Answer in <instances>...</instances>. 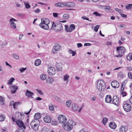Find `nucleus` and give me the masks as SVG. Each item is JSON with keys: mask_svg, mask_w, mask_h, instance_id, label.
Returning <instances> with one entry per match:
<instances>
[{"mask_svg": "<svg viewBox=\"0 0 132 132\" xmlns=\"http://www.w3.org/2000/svg\"><path fill=\"white\" fill-rule=\"evenodd\" d=\"M63 125L64 129L66 131H70L72 129L73 126L76 125V123L73 120H69Z\"/></svg>", "mask_w": 132, "mask_h": 132, "instance_id": "obj_1", "label": "nucleus"}, {"mask_svg": "<svg viewBox=\"0 0 132 132\" xmlns=\"http://www.w3.org/2000/svg\"><path fill=\"white\" fill-rule=\"evenodd\" d=\"M41 23L39 24V26L44 29L48 30L49 28L48 24L50 23L49 20L47 19L43 18L41 19Z\"/></svg>", "mask_w": 132, "mask_h": 132, "instance_id": "obj_2", "label": "nucleus"}, {"mask_svg": "<svg viewBox=\"0 0 132 132\" xmlns=\"http://www.w3.org/2000/svg\"><path fill=\"white\" fill-rule=\"evenodd\" d=\"M97 87L100 91H103L106 88L105 84L104 81L102 80H100L98 81Z\"/></svg>", "mask_w": 132, "mask_h": 132, "instance_id": "obj_3", "label": "nucleus"}, {"mask_svg": "<svg viewBox=\"0 0 132 132\" xmlns=\"http://www.w3.org/2000/svg\"><path fill=\"white\" fill-rule=\"evenodd\" d=\"M53 28L55 31H60L62 30L63 26L62 24L60 23H56L53 22L51 29Z\"/></svg>", "mask_w": 132, "mask_h": 132, "instance_id": "obj_4", "label": "nucleus"}, {"mask_svg": "<svg viewBox=\"0 0 132 132\" xmlns=\"http://www.w3.org/2000/svg\"><path fill=\"white\" fill-rule=\"evenodd\" d=\"M116 50L118 54L116 55L115 56L117 57H121L122 56L123 54L125 52V48L123 47H118L116 48Z\"/></svg>", "mask_w": 132, "mask_h": 132, "instance_id": "obj_5", "label": "nucleus"}, {"mask_svg": "<svg viewBox=\"0 0 132 132\" xmlns=\"http://www.w3.org/2000/svg\"><path fill=\"white\" fill-rule=\"evenodd\" d=\"M65 31L67 32H71L75 29V26L73 24H71L69 26L67 25L65 26Z\"/></svg>", "mask_w": 132, "mask_h": 132, "instance_id": "obj_6", "label": "nucleus"}, {"mask_svg": "<svg viewBox=\"0 0 132 132\" xmlns=\"http://www.w3.org/2000/svg\"><path fill=\"white\" fill-rule=\"evenodd\" d=\"M58 119L60 123H63V124L66 122V117L64 115H59L58 116Z\"/></svg>", "mask_w": 132, "mask_h": 132, "instance_id": "obj_7", "label": "nucleus"}, {"mask_svg": "<svg viewBox=\"0 0 132 132\" xmlns=\"http://www.w3.org/2000/svg\"><path fill=\"white\" fill-rule=\"evenodd\" d=\"M16 21V19L13 18L10 19L9 21L10 22V27L11 28L14 29H16V25L14 22Z\"/></svg>", "mask_w": 132, "mask_h": 132, "instance_id": "obj_8", "label": "nucleus"}, {"mask_svg": "<svg viewBox=\"0 0 132 132\" xmlns=\"http://www.w3.org/2000/svg\"><path fill=\"white\" fill-rule=\"evenodd\" d=\"M9 88L10 89L12 94L15 93L18 89V86L14 85H9Z\"/></svg>", "mask_w": 132, "mask_h": 132, "instance_id": "obj_9", "label": "nucleus"}, {"mask_svg": "<svg viewBox=\"0 0 132 132\" xmlns=\"http://www.w3.org/2000/svg\"><path fill=\"white\" fill-rule=\"evenodd\" d=\"M48 73L50 75H53L56 73L55 69L52 67H49L48 69Z\"/></svg>", "mask_w": 132, "mask_h": 132, "instance_id": "obj_10", "label": "nucleus"}, {"mask_svg": "<svg viewBox=\"0 0 132 132\" xmlns=\"http://www.w3.org/2000/svg\"><path fill=\"white\" fill-rule=\"evenodd\" d=\"M123 107L124 110L126 112L130 111L131 108V105L127 103L123 105Z\"/></svg>", "mask_w": 132, "mask_h": 132, "instance_id": "obj_11", "label": "nucleus"}, {"mask_svg": "<svg viewBox=\"0 0 132 132\" xmlns=\"http://www.w3.org/2000/svg\"><path fill=\"white\" fill-rule=\"evenodd\" d=\"M112 102L113 103L116 105L118 106L119 105V101L118 97L117 96H114L113 98Z\"/></svg>", "mask_w": 132, "mask_h": 132, "instance_id": "obj_12", "label": "nucleus"}, {"mask_svg": "<svg viewBox=\"0 0 132 132\" xmlns=\"http://www.w3.org/2000/svg\"><path fill=\"white\" fill-rule=\"evenodd\" d=\"M84 106V105H82L79 109V110L78 105H76L75 104H73L72 105V108L73 111H78V112H80Z\"/></svg>", "mask_w": 132, "mask_h": 132, "instance_id": "obj_13", "label": "nucleus"}, {"mask_svg": "<svg viewBox=\"0 0 132 132\" xmlns=\"http://www.w3.org/2000/svg\"><path fill=\"white\" fill-rule=\"evenodd\" d=\"M111 85L114 88H116L119 87V84L118 82L114 80L111 82Z\"/></svg>", "mask_w": 132, "mask_h": 132, "instance_id": "obj_14", "label": "nucleus"}, {"mask_svg": "<svg viewBox=\"0 0 132 132\" xmlns=\"http://www.w3.org/2000/svg\"><path fill=\"white\" fill-rule=\"evenodd\" d=\"M16 123L17 125L19 127H23V126H25L24 125L23 122L21 120H16Z\"/></svg>", "mask_w": 132, "mask_h": 132, "instance_id": "obj_15", "label": "nucleus"}, {"mask_svg": "<svg viewBox=\"0 0 132 132\" xmlns=\"http://www.w3.org/2000/svg\"><path fill=\"white\" fill-rule=\"evenodd\" d=\"M51 120V118L49 116H46L44 118V121L46 123H50Z\"/></svg>", "mask_w": 132, "mask_h": 132, "instance_id": "obj_16", "label": "nucleus"}, {"mask_svg": "<svg viewBox=\"0 0 132 132\" xmlns=\"http://www.w3.org/2000/svg\"><path fill=\"white\" fill-rule=\"evenodd\" d=\"M64 7H70L73 6L74 3L72 2H69L64 3Z\"/></svg>", "mask_w": 132, "mask_h": 132, "instance_id": "obj_17", "label": "nucleus"}, {"mask_svg": "<svg viewBox=\"0 0 132 132\" xmlns=\"http://www.w3.org/2000/svg\"><path fill=\"white\" fill-rule=\"evenodd\" d=\"M112 101V97L110 95H107L105 98V101L106 103H110Z\"/></svg>", "mask_w": 132, "mask_h": 132, "instance_id": "obj_18", "label": "nucleus"}, {"mask_svg": "<svg viewBox=\"0 0 132 132\" xmlns=\"http://www.w3.org/2000/svg\"><path fill=\"white\" fill-rule=\"evenodd\" d=\"M109 126L111 128L115 129L117 125L114 122H111L109 124Z\"/></svg>", "mask_w": 132, "mask_h": 132, "instance_id": "obj_19", "label": "nucleus"}, {"mask_svg": "<svg viewBox=\"0 0 132 132\" xmlns=\"http://www.w3.org/2000/svg\"><path fill=\"white\" fill-rule=\"evenodd\" d=\"M119 132H126L127 129L125 126H122L119 129Z\"/></svg>", "mask_w": 132, "mask_h": 132, "instance_id": "obj_20", "label": "nucleus"}, {"mask_svg": "<svg viewBox=\"0 0 132 132\" xmlns=\"http://www.w3.org/2000/svg\"><path fill=\"white\" fill-rule=\"evenodd\" d=\"M25 129V126H23V127H20L19 129L16 131V132H24Z\"/></svg>", "mask_w": 132, "mask_h": 132, "instance_id": "obj_21", "label": "nucleus"}, {"mask_svg": "<svg viewBox=\"0 0 132 132\" xmlns=\"http://www.w3.org/2000/svg\"><path fill=\"white\" fill-rule=\"evenodd\" d=\"M38 123V125H39V120L35 119L31 121L30 123V125L31 126H33V125H37V123Z\"/></svg>", "mask_w": 132, "mask_h": 132, "instance_id": "obj_22", "label": "nucleus"}, {"mask_svg": "<svg viewBox=\"0 0 132 132\" xmlns=\"http://www.w3.org/2000/svg\"><path fill=\"white\" fill-rule=\"evenodd\" d=\"M33 94L34 93L33 92H31L27 90L26 91V96H27L28 97H32V96Z\"/></svg>", "mask_w": 132, "mask_h": 132, "instance_id": "obj_23", "label": "nucleus"}, {"mask_svg": "<svg viewBox=\"0 0 132 132\" xmlns=\"http://www.w3.org/2000/svg\"><path fill=\"white\" fill-rule=\"evenodd\" d=\"M15 80V79L13 77H11L8 81L7 84L9 85H12V83Z\"/></svg>", "mask_w": 132, "mask_h": 132, "instance_id": "obj_24", "label": "nucleus"}, {"mask_svg": "<svg viewBox=\"0 0 132 132\" xmlns=\"http://www.w3.org/2000/svg\"><path fill=\"white\" fill-rule=\"evenodd\" d=\"M41 117L40 114L39 113H36L34 116V119L36 120H38Z\"/></svg>", "mask_w": 132, "mask_h": 132, "instance_id": "obj_25", "label": "nucleus"}, {"mask_svg": "<svg viewBox=\"0 0 132 132\" xmlns=\"http://www.w3.org/2000/svg\"><path fill=\"white\" fill-rule=\"evenodd\" d=\"M53 81V79L52 78L49 77L46 80V82L48 84H52Z\"/></svg>", "mask_w": 132, "mask_h": 132, "instance_id": "obj_26", "label": "nucleus"}, {"mask_svg": "<svg viewBox=\"0 0 132 132\" xmlns=\"http://www.w3.org/2000/svg\"><path fill=\"white\" fill-rule=\"evenodd\" d=\"M54 98L56 101L59 103H63V102L62 100L58 96H54Z\"/></svg>", "mask_w": 132, "mask_h": 132, "instance_id": "obj_27", "label": "nucleus"}, {"mask_svg": "<svg viewBox=\"0 0 132 132\" xmlns=\"http://www.w3.org/2000/svg\"><path fill=\"white\" fill-rule=\"evenodd\" d=\"M41 63V61L39 59H37L35 61V65L36 66H39Z\"/></svg>", "mask_w": 132, "mask_h": 132, "instance_id": "obj_28", "label": "nucleus"}, {"mask_svg": "<svg viewBox=\"0 0 132 132\" xmlns=\"http://www.w3.org/2000/svg\"><path fill=\"white\" fill-rule=\"evenodd\" d=\"M105 10L106 12H108L109 11H112V12H114V10H113L111 9V7L109 6H106L104 9Z\"/></svg>", "mask_w": 132, "mask_h": 132, "instance_id": "obj_29", "label": "nucleus"}, {"mask_svg": "<svg viewBox=\"0 0 132 132\" xmlns=\"http://www.w3.org/2000/svg\"><path fill=\"white\" fill-rule=\"evenodd\" d=\"M68 51L69 54H72V56H75L76 54V51H72L71 49L69 50Z\"/></svg>", "mask_w": 132, "mask_h": 132, "instance_id": "obj_30", "label": "nucleus"}, {"mask_svg": "<svg viewBox=\"0 0 132 132\" xmlns=\"http://www.w3.org/2000/svg\"><path fill=\"white\" fill-rule=\"evenodd\" d=\"M54 47H55L57 51L60 50L61 48V46L58 44H55Z\"/></svg>", "mask_w": 132, "mask_h": 132, "instance_id": "obj_31", "label": "nucleus"}, {"mask_svg": "<svg viewBox=\"0 0 132 132\" xmlns=\"http://www.w3.org/2000/svg\"><path fill=\"white\" fill-rule=\"evenodd\" d=\"M55 5L56 6L60 7H64V3H62L61 2H59L58 3L55 4Z\"/></svg>", "mask_w": 132, "mask_h": 132, "instance_id": "obj_32", "label": "nucleus"}, {"mask_svg": "<svg viewBox=\"0 0 132 132\" xmlns=\"http://www.w3.org/2000/svg\"><path fill=\"white\" fill-rule=\"evenodd\" d=\"M4 98L1 96H0V104L2 105L4 104Z\"/></svg>", "mask_w": 132, "mask_h": 132, "instance_id": "obj_33", "label": "nucleus"}, {"mask_svg": "<svg viewBox=\"0 0 132 132\" xmlns=\"http://www.w3.org/2000/svg\"><path fill=\"white\" fill-rule=\"evenodd\" d=\"M39 125H38V123H37L36 125L31 126L34 130L36 131L38 129Z\"/></svg>", "mask_w": 132, "mask_h": 132, "instance_id": "obj_34", "label": "nucleus"}, {"mask_svg": "<svg viewBox=\"0 0 132 132\" xmlns=\"http://www.w3.org/2000/svg\"><path fill=\"white\" fill-rule=\"evenodd\" d=\"M40 77L42 80H43L46 79L47 77L45 74H43L40 75Z\"/></svg>", "mask_w": 132, "mask_h": 132, "instance_id": "obj_35", "label": "nucleus"}, {"mask_svg": "<svg viewBox=\"0 0 132 132\" xmlns=\"http://www.w3.org/2000/svg\"><path fill=\"white\" fill-rule=\"evenodd\" d=\"M5 119V116L3 114H2L0 115V121H3Z\"/></svg>", "mask_w": 132, "mask_h": 132, "instance_id": "obj_36", "label": "nucleus"}, {"mask_svg": "<svg viewBox=\"0 0 132 132\" xmlns=\"http://www.w3.org/2000/svg\"><path fill=\"white\" fill-rule=\"evenodd\" d=\"M69 14H64L63 16V18L64 19H67L69 18Z\"/></svg>", "mask_w": 132, "mask_h": 132, "instance_id": "obj_37", "label": "nucleus"}, {"mask_svg": "<svg viewBox=\"0 0 132 132\" xmlns=\"http://www.w3.org/2000/svg\"><path fill=\"white\" fill-rule=\"evenodd\" d=\"M69 77V75H68L67 74H66L64 76L63 78L64 80L65 81H67L68 80Z\"/></svg>", "mask_w": 132, "mask_h": 132, "instance_id": "obj_38", "label": "nucleus"}, {"mask_svg": "<svg viewBox=\"0 0 132 132\" xmlns=\"http://www.w3.org/2000/svg\"><path fill=\"white\" fill-rule=\"evenodd\" d=\"M127 59L130 60L132 59V52L129 54L127 57Z\"/></svg>", "mask_w": 132, "mask_h": 132, "instance_id": "obj_39", "label": "nucleus"}, {"mask_svg": "<svg viewBox=\"0 0 132 132\" xmlns=\"http://www.w3.org/2000/svg\"><path fill=\"white\" fill-rule=\"evenodd\" d=\"M12 56L14 58L18 60L19 59V55L15 53L13 54H12Z\"/></svg>", "mask_w": 132, "mask_h": 132, "instance_id": "obj_40", "label": "nucleus"}, {"mask_svg": "<svg viewBox=\"0 0 132 132\" xmlns=\"http://www.w3.org/2000/svg\"><path fill=\"white\" fill-rule=\"evenodd\" d=\"M21 104V103L19 102H15L14 103L13 105V108L14 109H16V108L17 106L18 105Z\"/></svg>", "mask_w": 132, "mask_h": 132, "instance_id": "obj_41", "label": "nucleus"}, {"mask_svg": "<svg viewBox=\"0 0 132 132\" xmlns=\"http://www.w3.org/2000/svg\"><path fill=\"white\" fill-rule=\"evenodd\" d=\"M108 119L106 117H105L103 118L102 120V122L103 123L104 125H105V124L108 121Z\"/></svg>", "mask_w": 132, "mask_h": 132, "instance_id": "obj_42", "label": "nucleus"}, {"mask_svg": "<svg viewBox=\"0 0 132 132\" xmlns=\"http://www.w3.org/2000/svg\"><path fill=\"white\" fill-rule=\"evenodd\" d=\"M58 51L53 47L52 51V52L53 54H55Z\"/></svg>", "mask_w": 132, "mask_h": 132, "instance_id": "obj_43", "label": "nucleus"}, {"mask_svg": "<svg viewBox=\"0 0 132 132\" xmlns=\"http://www.w3.org/2000/svg\"><path fill=\"white\" fill-rule=\"evenodd\" d=\"M41 132H50V131L48 128H44L42 129Z\"/></svg>", "mask_w": 132, "mask_h": 132, "instance_id": "obj_44", "label": "nucleus"}, {"mask_svg": "<svg viewBox=\"0 0 132 132\" xmlns=\"http://www.w3.org/2000/svg\"><path fill=\"white\" fill-rule=\"evenodd\" d=\"M132 8V4H129L126 6V8L127 10L131 9Z\"/></svg>", "mask_w": 132, "mask_h": 132, "instance_id": "obj_45", "label": "nucleus"}, {"mask_svg": "<svg viewBox=\"0 0 132 132\" xmlns=\"http://www.w3.org/2000/svg\"><path fill=\"white\" fill-rule=\"evenodd\" d=\"M24 4L25 5V7L28 9L30 7V5L28 3H26V2H24Z\"/></svg>", "mask_w": 132, "mask_h": 132, "instance_id": "obj_46", "label": "nucleus"}, {"mask_svg": "<svg viewBox=\"0 0 132 132\" xmlns=\"http://www.w3.org/2000/svg\"><path fill=\"white\" fill-rule=\"evenodd\" d=\"M71 101H70L68 100L66 103V105L68 107L70 106L71 104Z\"/></svg>", "mask_w": 132, "mask_h": 132, "instance_id": "obj_47", "label": "nucleus"}, {"mask_svg": "<svg viewBox=\"0 0 132 132\" xmlns=\"http://www.w3.org/2000/svg\"><path fill=\"white\" fill-rule=\"evenodd\" d=\"M100 27L99 25H97L94 28V31L96 32H97L98 30Z\"/></svg>", "mask_w": 132, "mask_h": 132, "instance_id": "obj_48", "label": "nucleus"}, {"mask_svg": "<svg viewBox=\"0 0 132 132\" xmlns=\"http://www.w3.org/2000/svg\"><path fill=\"white\" fill-rule=\"evenodd\" d=\"M81 18L83 20H88L90 22L92 21L90 20H89L88 18H87L86 16H84L82 17Z\"/></svg>", "mask_w": 132, "mask_h": 132, "instance_id": "obj_49", "label": "nucleus"}, {"mask_svg": "<svg viewBox=\"0 0 132 132\" xmlns=\"http://www.w3.org/2000/svg\"><path fill=\"white\" fill-rule=\"evenodd\" d=\"M93 14L97 16H102L101 14L99 13L96 12H94Z\"/></svg>", "mask_w": 132, "mask_h": 132, "instance_id": "obj_50", "label": "nucleus"}, {"mask_svg": "<svg viewBox=\"0 0 132 132\" xmlns=\"http://www.w3.org/2000/svg\"><path fill=\"white\" fill-rule=\"evenodd\" d=\"M15 3L16 4V6L17 7H21V4L19 3L16 2Z\"/></svg>", "mask_w": 132, "mask_h": 132, "instance_id": "obj_51", "label": "nucleus"}, {"mask_svg": "<svg viewBox=\"0 0 132 132\" xmlns=\"http://www.w3.org/2000/svg\"><path fill=\"white\" fill-rule=\"evenodd\" d=\"M36 90L38 93L40 94V95H42L43 94V92L41 90H40L38 89H37Z\"/></svg>", "mask_w": 132, "mask_h": 132, "instance_id": "obj_52", "label": "nucleus"}, {"mask_svg": "<svg viewBox=\"0 0 132 132\" xmlns=\"http://www.w3.org/2000/svg\"><path fill=\"white\" fill-rule=\"evenodd\" d=\"M49 110L51 111H54V108L53 106H50L49 107Z\"/></svg>", "mask_w": 132, "mask_h": 132, "instance_id": "obj_53", "label": "nucleus"}, {"mask_svg": "<svg viewBox=\"0 0 132 132\" xmlns=\"http://www.w3.org/2000/svg\"><path fill=\"white\" fill-rule=\"evenodd\" d=\"M26 69V68H21L20 69H19V70L21 72H22L24 71Z\"/></svg>", "mask_w": 132, "mask_h": 132, "instance_id": "obj_54", "label": "nucleus"}, {"mask_svg": "<svg viewBox=\"0 0 132 132\" xmlns=\"http://www.w3.org/2000/svg\"><path fill=\"white\" fill-rule=\"evenodd\" d=\"M7 44V43L6 41H4L2 43V46H6Z\"/></svg>", "mask_w": 132, "mask_h": 132, "instance_id": "obj_55", "label": "nucleus"}, {"mask_svg": "<svg viewBox=\"0 0 132 132\" xmlns=\"http://www.w3.org/2000/svg\"><path fill=\"white\" fill-rule=\"evenodd\" d=\"M128 76L130 79H132V76L131 73L129 72L128 73Z\"/></svg>", "mask_w": 132, "mask_h": 132, "instance_id": "obj_56", "label": "nucleus"}, {"mask_svg": "<svg viewBox=\"0 0 132 132\" xmlns=\"http://www.w3.org/2000/svg\"><path fill=\"white\" fill-rule=\"evenodd\" d=\"M77 45L78 48L81 47L82 46V44L81 43H77Z\"/></svg>", "mask_w": 132, "mask_h": 132, "instance_id": "obj_57", "label": "nucleus"}, {"mask_svg": "<svg viewBox=\"0 0 132 132\" xmlns=\"http://www.w3.org/2000/svg\"><path fill=\"white\" fill-rule=\"evenodd\" d=\"M52 125H56L57 124V122L55 121H53L52 122Z\"/></svg>", "mask_w": 132, "mask_h": 132, "instance_id": "obj_58", "label": "nucleus"}, {"mask_svg": "<svg viewBox=\"0 0 132 132\" xmlns=\"http://www.w3.org/2000/svg\"><path fill=\"white\" fill-rule=\"evenodd\" d=\"M35 11L36 13H38L40 12V10L39 8H38L37 9L35 10Z\"/></svg>", "mask_w": 132, "mask_h": 132, "instance_id": "obj_59", "label": "nucleus"}, {"mask_svg": "<svg viewBox=\"0 0 132 132\" xmlns=\"http://www.w3.org/2000/svg\"><path fill=\"white\" fill-rule=\"evenodd\" d=\"M121 94L122 95V97H123L126 95V93L125 92L122 91L121 92Z\"/></svg>", "mask_w": 132, "mask_h": 132, "instance_id": "obj_60", "label": "nucleus"}, {"mask_svg": "<svg viewBox=\"0 0 132 132\" xmlns=\"http://www.w3.org/2000/svg\"><path fill=\"white\" fill-rule=\"evenodd\" d=\"M127 69L128 71H131L132 70V67L131 66L127 68Z\"/></svg>", "mask_w": 132, "mask_h": 132, "instance_id": "obj_61", "label": "nucleus"}, {"mask_svg": "<svg viewBox=\"0 0 132 132\" xmlns=\"http://www.w3.org/2000/svg\"><path fill=\"white\" fill-rule=\"evenodd\" d=\"M120 15L123 18H126L127 17V16L124 14H121Z\"/></svg>", "mask_w": 132, "mask_h": 132, "instance_id": "obj_62", "label": "nucleus"}, {"mask_svg": "<svg viewBox=\"0 0 132 132\" xmlns=\"http://www.w3.org/2000/svg\"><path fill=\"white\" fill-rule=\"evenodd\" d=\"M14 104V101H11L10 103V105L12 106V105H13V106Z\"/></svg>", "mask_w": 132, "mask_h": 132, "instance_id": "obj_63", "label": "nucleus"}, {"mask_svg": "<svg viewBox=\"0 0 132 132\" xmlns=\"http://www.w3.org/2000/svg\"><path fill=\"white\" fill-rule=\"evenodd\" d=\"M58 14L56 13H53V15L54 17H57V16Z\"/></svg>", "mask_w": 132, "mask_h": 132, "instance_id": "obj_64", "label": "nucleus"}]
</instances>
